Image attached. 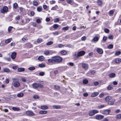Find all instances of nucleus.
<instances>
[{"label": "nucleus", "mask_w": 121, "mask_h": 121, "mask_svg": "<svg viewBox=\"0 0 121 121\" xmlns=\"http://www.w3.org/2000/svg\"><path fill=\"white\" fill-rule=\"evenodd\" d=\"M60 53L62 55H65L67 54V52L65 50H63Z\"/></svg>", "instance_id": "25"}, {"label": "nucleus", "mask_w": 121, "mask_h": 121, "mask_svg": "<svg viewBox=\"0 0 121 121\" xmlns=\"http://www.w3.org/2000/svg\"><path fill=\"white\" fill-rule=\"evenodd\" d=\"M53 33L54 35H56L58 34V32L57 31H56L53 32Z\"/></svg>", "instance_id": "60"}, {"label": "nucleus", "mask_w": 121, "mask_h": 121, "mask_svg": "<svg viewBox=\"0 0 121 121\" xmlns=\"http://www.w3.org/2000/svg\"><path fill=\"white\" fill-rule=\"evenodd\" d=\"M86 38V37L85 36H84L82 37L81 38V40H82L84 41L85 40Z\"/></svg>", "instance_id": "63"}, {"label": "nucleus", "mask_w": 121, "mask_h": 121, "mask_svg": "<svg viewBox=\"0 0 121 121\" xmlns=\"http://www.w3.org/2000/svg\"><path fill=\"white\" fill-rule=\"evenodd\" d=\"M54 87L56 90H59L60 88V86L56 85H54Z\"/></svg>", "instance_id": "45"}, {"label": "nucleus", "mask_w": 121, "mask_h": 121, "mask_svg": "<svg viewBox=\"0 0 121 121\" xmlns=\"http://www.w3.org/2000/svg\"><path fill=\"white\" fill-rule=\"evenodd\" d=\"M11 38H10L8 39L5 41V43H8L10 42L12 40Z\"/></svg>", "instance_id": "33"}, {"label": "nucleus", "mask_w": 121, "mask_h": 121, "mask_svg": "<svg viewBox=\"0 0 121 121\" xmlns=\"http://www.w3.org/2000/svg\"><path fill=\"white\" fill-rule=\"evenodd\" d=\"M99 38L98 37H96L93 38L91 40V42H93L94 41H97L99 40Z\"/></svg>", "instance_id": "18"}, {"label": "nucleus", "mask_w": 121, "mask_h": 121, "mask_svg": "<svg viewBox=\"0 0 121 121\" xmlns=\"http://www.w3.org/2000/svg\"><path fill=\"white\" fill-rule=\"evenodd\" d=\"M17 53L16 52H14L12 53L11 55V57L13 59H15Z\"/></svg>", "instance_id": "11"}, {"label": "nucleus", "mask_w": 121, "mask_h": 121, "mask_svg": "<svg viewBox=\"0 0 121 121\" xmlns=\"http://www.w3.org/2000/svg\"><path fill=\"white\" fill-rule=\"evenodd\" d=\"M45 65L43 64H40L39 65V67L40 68H43L45 67Z\"/></svg>", "instance_id": "42"}, {"label": "nucleus", "mask_w": 121, "mask_h": 121, "mask_svg": "<svg viewBox=\"0 0 121 121\" xmlns=\"http://www.w3.org/2000/svg\"><path fill=\"white\" fill-rule=\"evenodd\" d=\"M13 27L12 26H9L8 29V31L9 32H10V31H11V30L12 28H13Z\"/></svg>", "instance_id": "57"}, {"label": "nucleus", "mask_w": 121, "mask_h": 121, "mask_svg": "<svg viewBox=\"0 0 121 121\" xmlns=\"http://www.w3.org/2000/svg\"><path fill=\"white\" fill-rule=\"evenodd\" d=\"M44 54L46 55H48L49 54L50 52L48 50L46 51H44Z\"/></svg>", "instance_id": "32"}, {"label": "nucleus", "mask_w": 121, "mask_h": 121, "mask_svg": "<svg viewBox=\"0 0 121 121\" xmlns=\"http://www.w3.org/2000/svg\"><path fill=\"white\" fill-rule=\"evenodd\" d=\"M59 25L57 24H54L53 26V27L54 29H57L59 27Z\"/></svg>", "instance_id": "40"}, {"label": "nucleus", "mask_w": 121, "mask_h": 121, "mask_svg": "<svg viewBox=\"0 0 121 121\" xmlns=\"http://www.w3.org/2000/svg\"><path fill=\"white\" fill-rule=\"evenodd\" d=\"M17 70L18 72H21L24 71L25 70V69L23 68H18Z\"/></svg>", "instance_id": "22"}, {"label": "nucleus", "mask_w": 121, "mask_h": 121, "mask_svg": "<svg viewBox=\"0 0 121 121\" xmlns=\"http://www.w3.org/2000/svg\"><path fill=\"white\" fill-rule=\"evenodd\" d=\"M116 76V74L114 73H111L109 75V77L111 78H112Z\"/></svg>", "instance_id": "19"}, {"label": "nucleus", "mask_w": 121, "mask_h": 121, "mask_svg": "<svg viewBox=\"0 0 121 121\" xmlns=\"http://www.w3.org/2000/svg\"><path fill=\"white\" fill-rule=\"evenodd\" d=\"M105 100L107 102H108L112 100V97L110 96H108L106 98Z\"/></svg>", "instance_id": "12"}, {"label": "nucleus", "mask_w": 121, "mask_h": 121, "mask_svg": "<svg viewBox=\"0 0 121 121\" xmlns=\"http://www.w3.org/2000/svg\"><path fill=\"white\" fill-rule=\"evenodd\" d=\"M97 3L98 5L99 6H100L102 4V1L100 0H98Z\"/></svg>", "instance_id": "48"}, {"label": "nucleus", "mask_w": 121, "mask_h": 121, "mask_svg": "<svg viewBox=\"0 0 121 121\" xmlns=\"http://www.w3.org/2000/svg\"><path fill=\"white\" fill-rule=\"evenodd\" d=\"M26 45L27 47L29 48L32 47V45L30 43H26Z\"/></svg>", "instance_id": "35"}, {"label": "nucleus", "mask_w": 121, "mask_h": 121, "mask_svg": "<svg viewBox=\"0 0 121 121\" xmlns=\"http://www.w3.org/2000/svg\"><path fill=\"white\" fill-rule=\"evenodd\" d=\"M113 88V87L111 86H109L107 87V89L108 90H111Z\"/></svg>", "instance_id": "59"}, {"label": "nucleus", "mask_w": 121, "mask_h": 121, "mask_svg": "<svg viewBox=\"0 0 121 121\" xmlns=\"http://www.w3.org/2000/svg\"><path fill=\"white\" fill-rule=\"evenodd\" d=\"M54 57H52L51 59H48V63H53V62H54Z\"/></svg>", "instance_id": "13"}, {"label": "nucleus", "mask_w": 121, "mask_h": 121, "mask_svg": "<svg viewBox=\"0 0 121 121\" xmlns=\"http://www.w3.org/2000/svg\"><path fill=\"white\" fill-rule=\"evenodd\" d=\"M85 54V52L83 51L79 52L77 54H75L74 56L77 58L83 56Z\"/></svg>", "instance_id": "3"}, {"label": "nucleus", "mask_w": 121, "mask_h": 121, "mask_svg": "<svg viewBox=\"0 0 121 121\" xmlns=\"http://www.w3.org/2000/svg\"><path fill=\"white\" fill-rule=\"evenodd\" d=\"M108 104L110 105H112L113 104V102L111 100L108 102Z\"/></svg>", "instance_id": "49"}, {"label": "nucleus", "mask_w": 121, "mask_h": 121, "mask_svg": "<svg viewBox=\"0 0 121 121\" xmlns=\"http://www.w3.org/2000/svg\"><path fill=\"white\" fill-rule=\"evenodd\" d=\"M67 2L68 3L70 4L71 5L73 4H72V1L71 0H67Z\"/></svg>", "instance_id": "58"}, {"label": "nucleus", "mask_w": 121, "mask_h": 121, "mask_svg": "<svg viewBox=\"0 0 121 121\" xmlns=\"http://www.w3.org/2000/svg\"><path fill=\"white\" fill-rule=\"evenodd\" d=\"M4 59L7 60L9 61H10L11 59L10 57H5L4 58Z\"/></svg>", "instance_id": "55"}, {"label": "nucleus", "mask_w": 121, "mask_h": 121, "mask_svg": "<svg viewBox=\"0 0 121 121\" xmlns=\"http://www.w3.org/2000/svg\"><path fill=\"white\" fill-rule=\"evenodd\" d=\"M53 43V42L52 41H49L46 43V45L47 46H50L52 45Z\"/></svg>", "instance_id": "34"}, {"label": "nucleus", "mask_w": 121, "mask_h": 121, "mask_svg": "<svg viewBox=\"0 0 121 121\" xmlns=\"http://www.w3.org/2000/svg\"><path fill=\"white\" fill-rule=\"evenodd\" d=\"M42 10V7L40 6L38 7L37 8V10L39 12H41Z\"/></svg>", "instance_id": "29"}, {"label": "nucleus", "mask_w": 121, "mask_h": 121, "mask_svg": "<svg viewBox=\"0 0 121 121\" xmlns=\"http://www.w3.org/2000/svg\"><path fill=\"white\" fill-rule=\"evenodd\" d=\"M88 80L86 79H84L83 81V84H86L88 82Z\"/></svg>", "instance_id": "31"}, {"label": "nucleus", "mask_w": 121, "mask_h": 121, "mask_svg": "<svg viewBox=\"0 0 121 121\" xmlns=\"http://www.w3.org/2000/svg\"><path fill=\"white\" fill-rule=\"evenodd\" d=\"M115 62L116 63H120L121 62V59L119 58H117L115 60Z\"/></svg>", "instance_id": "17"}, {"label": "nucleus", "mask_w": 121, "mask_h": 121, "mask_svg": "<svg viewBox=\"0 0 121 121\" xmlns=\"http://www.w3.org/2000/svg\"><path fill=\"white\" fill-rule=\"evenodd\" d=\"M110 110H105L102 111V113L104 115H108L110 112Z\"/></svg>", "instance_id": "9"}, {"label": "nucleus", "mask_w": 121, "mask_h": 121, "mask_svg": "<svg viewBox=\"0 0 121 121\" xmlns=\"http://www.w3.org/2000/svg\"><path fill=\"white\" fill-rule=\"evenodd\" d=\"M12 80L13 81V82H15L18 81V80L16 78H12Z\"/></svg>", "instance_id": "38"}, {"label": "nucleus", "mask_w": 121, "mask_h": 121, "mask_svg": "<svg viewBox=\"0 0 121 121\" xmlns=\"http://www.w3.org/2000/svg\"><path fill=\"white\" fill-rule=\"evenodd\" d=\"M53 107L54 109H59L60 108V106L59 105H54Z\"/></svg>", "instance_id": "24"}, {"label": "nucleus", "mask_w": 121, "mask_h": 121, "mask_svg": "<svg viewBox=\"0 0 121 121\" xmlns=\"http://www.w3.org/2000/svg\"><path fill=\"white\" fill-rule=\"evenodd\" d=\"M33 98L35 99H39V97L37 95H35L33 96Z\"/></svg>", "instance_id": "47"}, {"label": "nucleus", "mask_w": 121, "mask_h": 121, "mask_svg": "<svg viewBox=\"0 0 121 121\" xmlns=\"http://www.w3.org/2000/svg\"><path fill=\"white\" fill-rule=\"evenodd\" d=\"M12 109L15 111H18L20 110V109L19 108L15 107H13L12 108Z\"/></svg>", "instance_id": "26"}, {"label": "nucleus", "mask_w": 121, "mask_h": 121, "mask_svg": "<svg viewBox=\"0 0 121 121\" xmlns=\"http://www.w3.org/2000/svg\"><path fill=\"white\" fill-rule=\"evenodd\" d=\"M36 22L37 23H41V20L39 18L37 19H36Z\"/></svg>", "instance_id": "46"}, {"label": "nucleus", "mask_w": 121, "mask_h": 121, "mask_svg": "<svg viewBox=\"0 0 121 121\" xmlns=\"http://www.w3.org/2000/svg\"><path fill=\"white\" fill-rule=\"evenodd\" d=\"M104 117L103 115H97L95 117V119L98 120H101Z\"/></svg>", "instance_id": "10"}, {"label": "nucleus", "mask_w": 121, "mask_h": 121, "mask_svg": "<svg viewBox=\"0 0 121 121\" xmlns=\"http://www.w3.org/2000/svg\"><path fill=\"white\" fill-rule=\"evenodd\" d=\"M23 95L24 94L23 93H20L17 94V96L18 97H23Z\"/></svg>", "instance_id": "30"}, {"label": "nucleus", "mask_w": 121, "mask_h": 121, "mask_svg": "<svg viewBox=\"0 0 121 121\" xmlns=\"http://www.w3.org/2000/svg\"><path fill=\"white\" fill-rule=\"evenodd\" d=\"M12 85L15 87L17 88L20 86V84L18 81L13 82L12 83Z\"/></svg>", "instance_id": "6"}, {"label": "nucleus", "mask_w": 121, "mask_h": 121, "mask_svg": "<svg viewBox=\"0 0 121 121\" xmlns=\"http://www.w3.org/2000/svg\"><path fill=\"white\" fill-rule=\"evenodd\" d=\"M121 53V52L119 51H117L115 53V55H119Z\"/></svg>", "instance_id": "52"}, {"label": "nucleus", "mask_w": 121, "mask_h": 121, "mask_svg": "<svg viewBox=\"0 0 121 121\" xmlns=\"http://www.w3.org/2000/svg\"><path fill=\"white\" fill-rule=\"evenodd\" d=\"M41 108L42 109L46 110L48 108V107L46 105H44L42 106H41Z\"/></svg>", "instance_id": "15"}, {"label": "nucleus", "mask_w": 121, "mask_h": 121, "mask_svg": "<svg viewBox=\"0 0 121 121\" xmlns=\"http://www.w3.org/2000/svg\"><path fill=\"white\" fill-rule=\"evenodd\" d=\"M60 21V19L58 18L55 19L54 21V22H59Z\"/></svg>", "instance_id": "54"}, {"label": "nucleus", "mask_w": 121, "mask_h": 121, "mask_svg": "<svg viewBox=\"0 0 121 121\" xmlns=\"http://www.w3.org/2000/svg\"><path fill=\"white\" fill-rule=\"evenodd\" d=\"M69 27L68 26H66V27H63L62 29V30H64L65 31L67 30H68L69 29Z\"/></svg>", "instance_id": "37"}, {"label": "nucleus", "mask_w": 121, "mask_h": 121, "mask_svg": "<svg viewBox=\"0 0 121 121\" xmlns=\"http://www.w3.org/2000/svg\"><path fill=\"white\" fill-rule=\"evenodd\" d=\"M115 11V10H110L109 12V14L110 16L112 15L113 14Z\"/></svg>", "instance_id": "27"}, {"label": "nucleus", "mask_w": 121, "mask_h": 121, "mask_svg": "<svg viewBox=\"0 0 121 121\" xmlns=\"http://www.w3.org/2000/svg\"><path fill=\"white\" fill-rule=\"evenodd\" d=\"M82 67L85 70H86L89 68L88 65L87 64L82 63Z\"/></svg>", "instance_id": "5"}, {"label": "nucleus", "mask_w": 121, "mask_h": 121, "mask_svg": "<svg viewBox=\"0 0 121 121\" xmlns=\"http://www.w3.org/2000/svg\"><path fill=\"white\" fill-rule=\"evenodd\" d=\"M104 106H105L104 105H101L100 106H98L97 107V108H98L100 109V108H102L104 107Z\"/></svg>", "instance_id": "53"}, {"label": "nucleus", "mask_w": 121, "mask_h": 121, "mask_svg": "<svg viewBox=\"0 0 121 121\" xmlns=\"http://www.w3.org/2000/svg\"><path fill=\"white\" fill-rule=\"evenodd\" d=\"M8 8L6 6H4L2 9L1 10V13H4L8 11Z\"/></svg>", "instance_id": "7"}, {"label": "nucleus", "mask_w": 121, "mask_h": 121, "mask_svg": "<svg viewBox=\"0 0 121 121\" xmlns=\"http://www.w3.org/2000/svg\"><path fill=\"white\" fill-rule=\"evenodd\" d=\"M43 40L41 39H38L37 40V42L38 43H40L42 42Z\"/></svg>", "instance_id": "39"}, {"label": "nucleus", "mask_w": 121, "mask_h": 121, "mask_svg": "<svg viewBox=\"0 0 121 121\" xmlns=\"http://www.w3.org/2000/svg\"><path fill=\"white\" fill-rule=\"evenodd\" d=\"M44 59V57L43 56H39L38 58V59L39 61H43Z\"/></svg>", "instance_id": "21"}, {"label": "nucleus", "mask_w": 121, "mask_h": 121, "mask_svg": "<svg viewBox=\"0 0 121 121\" xmlns=\"http://www.w3.org/2000/svg\"><path fill=\"white\" fill-rule=\"evenodd\" d=\"M113 36L111 35H109L108 37V38L109 39H112L113 38Z\"/></svg>", "instance_id": "56"}, {"label": "nucleus", "mask_w": 121, "mask_h": 121, "mask_svg": "<svg viewBox=\"0 0 121 121\" xmlns=\"http://www.w3.org/2000/svg\"><path fill=\"white\" fill-rule=\"evenodd\" d=\"M18 6V4L17 3H15L14 4L13 7L15 9H16L17 8Z\"/></svg>", "instance_id": "36"}, {"label": "nucleus", "mask_w": 121, "mask_h": 121, "mask_svg": "<svg viewBox=\"0 0 121 121\" xmlns=\"http://www.w3.org/2000/svg\"><path fill=\"white\" fill-rule=\"evenodd\" d=\"M33 4L35 6H37L38 5V2L36 1H33Z\"/></svg>", "instance_id": "43"}, {"label": "nucleus", "mask_w": 121, "mask_h": 121, "mask_svg": "<svg viewBox=\"0 0 121 121\" xmlns=\"http://www.w3.org/2000/svg\"><path fill=\"white\" fill-rule=\"evenodd\" d=\"M47 111H41L39 112V113L41 114H45L47 113Z\"/></svg>", "instance_id": "23"}, {"label": "nucleus", "mask_w": 121, "mask_h": 121, "mask_svg": "<svg viewBox=\"0 0 121 121\" xmlns=\"http://www.w3.org/2000/svg\"><path fill=\"white\" fill-rule=\"evenodd\" d=\"M99 93L98 92H95L92 93L91 95L92 97H95L98 95Z\"/></svg>", "instance_id": "14"}, {"label": "nucleus", "mask_w": 121, "mask_h": 121, "mask_svg": "<svg viewBox=\"0 0 121 121\" xmlns=\"http://www.w3.org/2000/svg\"><path fill=\"white\" fill-rule=\"evenodd\" d=\"M9 80L8 78H7L5 80V82L7 83H8L9 82Z\"/></svg>", "instance_id": "64"}, {"label": "nucleus", "mask_w": 121, "mask_h": 121, "mask_svg": "<svg viewBox=\"0 0 121 121\" xmlns=\"http://www.w3.org/2000/svg\"><path fill=\"white\" fill-rule=\"evenodd\" d=\"M22 81V82H25L26 81V80L25 78H22L21 79Z\"/></svg>", "instance_id": "61"}, {"label": "nucleus", "mask_w": 121, "mask_h": 121, "mask_svg": "<svg viewBox=\"0 0 121 121\" xmlns=\"http://www.w3.org/2000/svg\"><path fill=\"white\" fill-rule=\"evenodd\" d=\"M99 111L97 110H93L89 112V115L90 116H93L96 113H98Z\"/></svg>", "instance_id": "4"}, {"label": "nucleus", "mask_w": 121, "mask_h": 121, "mask_svg": "<svg viewBox=\"0 0 121 121\" xmlns=\"http://www.w3.org/2000/svg\"><path fill=\"white\" fill-rule=\"evenodd\" d=\"M104 32L106 33H108L109 32V30L107 28H105L104 30Z\"/></svg>", "instance_id": "51"}, {"label": "nucleus", "mask_w": 121, "mask_h": 121, "mask_svg": "<svg viewBox=\"0 0 121 121\" xmlns=\"http://www.w3.org/2000/svg\"><path fill=\"white\" fill-rule=\"evenodd\" d=\"M97 51L99 53L102 54L103 53V51L100 48H98L97 49Z\"/></svg>", "instance_id": "16"}, {"label": "nucleus", "mask_w": 121, "mask_h": 121, "mask_svg": "<svg viewBox=\"0 0 121 121\" xmlns=\"http://www.w3.org/2000/svg\"><path fill=\"white\" fill-rule=\"evenodd\" d=\"M35 67H29L28 68V69L30 71L33 70H35Z\"/></svg>", "instance_id": "41"}, {"label": "nucleus", "mask_w": 121, "mask_h": 121, "mask_svg": "<svg viewBox=\"0 0 121 121\" xmlns=\"http://www.w3.org/2000/svg\"><path fill=\"white\" fill-rule=\"evenodd\" d=\"M104 95V94L103 93H101L99 95V97L100 98H102L103 97Z\"/></svg>", "instance_id": "50"}, {"label": "nucleus", "mask_w": 121, "mask_h": 121, "mask_svg": "<svg viewBox=\"0 0 121 121\" xmlns=\"http://www.w3.org/2000/svg\"><path fill=\"white\" fill-rule=\"evenodd\" d=\"M26 114L29 116H35V114L31 111L28 110L26 111Z\"/></svg>", "instance_id": "8"}, {"label": "nucleus", "mask_w": 121, "mask_h": 121, "mask_svg": "<svg viewBox=\"0 0 121 121\" xmlns=\"http://www.w3.org/2000/svg\"><path fill=\"white\" fill-rule=\"evenodd\" d=\"M113 47V45L112 44H111L108 46V48L109 49H112Z\"/></svg>", "instance_id": "44"}, {"label": "nucleus", "mask_w": 121, "mask_h": 121, "mask_svg": "<svg viewBox=\"0 0 121 121\" xmlns=\"http://www.w3.org/2000/svg\"><path fill=\"white\" fill-rule=\"evenodd\" d=\"M54 62L57 63H59L61 62L63 60L62 58L60 56H54Z\"/></svg>", "instance_id": "2"}, {"label": "nucleus", "mask_w": 121, "mask_h": 121, "mask_svg": "<svg viewBox=\"0 0 121 121\" xmlns=\"http://www.w3.org/2000/svg\"><path fill=\"white\" fill-rule=\"evenodd\" d=\"M39 74L41 76H43L44 75V73L43 72H40Z\"/></svg>", "instance_id": "62"}, {"label": "nucleus", "mask_w": 121, "mask_h": 121, "mask_svg": "<svg viewBox=\"0 0 121 121\" xmlns=\"http://www.w3.org/2000/svg\"><path fill=\"white\" fill-rule=\"evenodd\" d=\"M33 87V88L36 89L39 87H40L41 88H43L44 87L43 85H41L40 83H39L37 84L36 83H35L32 84Z\"/></svg>", "instance_id": "1"}, {"label": "nucleus", "mask_w": 121, "mask_h": 121, "mask_svg": "<svg viewBox=\"0 0 121 121\" xmlns=\"http://www.w3.org/2000/svg\"><path fill=\"white\" fill-rule=\"evenodd\" d=\"M4 71L5 72L9 73L10 72V70L7 68H5L4 69Z\"/></svg>", "instance_id": "28"}, {"label": "nucleus", "mask_w": 121, "mask_h": 121, "mask_svg": "<svg viewBox=\"0 0 121 121\" xmlns=\"http://www.w3.org/2000/svg\"><path fill=\"white\" fill-rule=\"evenodd\" d=\"M117 119H121V114H120L117 115L115 117Z\"/></svg>", "instance_id": "20"}]
</instances>
